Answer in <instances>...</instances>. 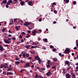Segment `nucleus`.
I'll use <instances>...</instances> for the list:
<instances>
[{
	"label": "nucleus",
	"mask_w": 78,
	"mask_h": 78,
	"mask_svg": "<svg viewBox=\"0 0 78 78\" xmlns=\"http://www.w3.org/2000/svg\"><path fill=\"white\" fill-rule=\"evenodd\" d=\"M70 52V50L68 48H66V50L64 51V53L65 54H67V53H69Z\"/></svg>",
	"instance_id": "nucleus-1"
},
{
	"label": "nucleus",
	"mask_w": 78,
	"mask_h": 78,
	"mask_svg": "<svg viewBox=\"0 0 78 78\" xmlns=\"http://www.w3.org/2000/svg\"><path fill=\"white\" fill-rule=\"evenodd\" d=\"M23 56L24 58H25V56L27 57V58L29 57V55L28 53H25L24 54H23Z\"/></svg>",
	"instance_id": "nucleus-2"
},
{
	"label": "nucleus",
	"mask_w": 78,
	"mask_h": 78,
	"mask_svg": "<svg viewBox=\"0 0 78 78\" xmlns=\"http://www.w3.org/2000/svg\"><path fill=\"white\" fill-rule=\"evenodd\" d=\"M65 64L66 65H67L68 66H70V62L68 61H65Z\"/></svg>",
	"instance_id": "nucleus-3"
},
{
	"label": "nucleus",
	"mask_w": 78,
	"mask_h": 78,
	"mask_svg": "<svg viewBox=\"0 0 78 78\" xmlns=\"http://www.w3.org/2000/svg\"><path fill=\"white\" fill-rule=\"evenodd\" d=\"M4 42H5V43L6 44H11V42L10 41H9L8 40H6V39H5L4 40Z\"/></svg>",
	"instance_id": "nucleus-4"
},
{
	"label": "nucleus",
	"mask_w": 78,
	"mask_h": 78,
	"mask_svg": "<svg viewBox=\"0 0 78 78\" xmlns=\"http://www.w3.org/2000/svg\"><path fill=\"white\" fill-rule=\"evenodd\" d=\"M26 67H30V63L27 62L25 64V66H24V68H25Z\"/></svg>",
	"instance_id": "nucleus-5"
},
{
	"label": "nucleus",
	"mask_w": 78,
	"mask_h": 78,
	"mask_svg": "<svg viewBox=\"0 0 78 78\" xmlns=\"http://www.w3.org/2000/svg\"><path fill=\"white\" fill-rule=\"evenodd\" d=\"M29 6H32L33 5V2H32V1H29L27 2Z\"/></svg>",
	"instance_id": "nucleus-6"
},
{
	"label": "nucleus",
	"mask_w": 78,
	"mask_h": 78,
	"mask_svg": "<svg viewBox=\"0 0 78 78\" xmlns=\"http://www.w3.org/2000/svg\"><path fill=\"white\" fill-rule=\"evenodd\" d=\"M66 78H71L70 75L69 73H67L66 75Z\"/></svg>",
	"instance_id": "nucleus-7"
},
{
	"label": "nucleus",
	"mask_w": 78,
	"mask_h": 78,
	"mask_svg": "<svg viewBox=\"0 0 78 78\" xmlns=\"http://www.w3.org/2000/svg\"><path fill=\"white\" fill-rule=\"evenodd\" d=\"M30 24V23L26 22L25 23H23V25H25V26H26V27H27V26H28Z\"/></svg>",
	"instance_id": "nucleus-8"
},
{
	"label": "nucleus",
	"mask_w": 78,
	"mask_h": 78,
	"mask_svg": "<svg viewBox=\"0 0 78 78\" xmlns=\"http://www.w3.org/2000/svg\"><path fill=\"white\" fill-rule=\"evenodd\" d=\"M20 26H16L15 27V29L16 30H17L18 31H19L20 30Z\"/></svg>",
	"instance_id": "nucleus-9"
},
{
	"label": "nucleus",
	"mask_w": 78,
	"mask_h": 78,
	"mask_svg": "<svg viewBox=\"0 0 78 78\" xmlns=\"http://www.w3.org/2000/svg\"><path fill=\"white\" fill-rule=\"evenodd\" d=\"M36 31L34 30H33L32 32V35L33 36H36Z\"/></svg>",
	"instance_id": "nucleus-10"
},
{
	"label": "nucleus",
	"mask_w": 78,
	"mask_h": 78,
	"mask_svg": "<svg viewBox=\"0 0 78 78\" xmlns=\"http://www.w3.org/2000/svg\"><path fill=\"white\" fill-rule=\"evenodd\" d=\"M13 75V73H11V72H7V74L6 75L8 76V75Z\"/></svg>",
	"instance_id": "nucleus-11"
},
{
	"label": "nucleus",
	"mask_w": 78,
	"mask_h": 78,
	"mask_svg": "<svg viewBox=\"0 0 78 78\" xmlns=\"http://www.w3.org/2000/svg\"><path fill=\"white\" fill-rule=\"evenodd\" d=\"M0 50L1 51H2L3 50V48L1 45H0Z\"/></svg>",
	"instance_id": "nucleus-12"
},
{
	"label": "nucleus",
	"mask_w": 78,
	"mask_h": 78,
	"mask_svg": "<svg viewBox=\"0 0 78 78\" xmlns=\"http://www.w3.org/2000/svg\"><path fill=\"white\" fill-rule=\"evenodd\" d=\"M30 45H26L25 46V48H26L27 49H29L30 48Z\"/></svg>",
	"instance_id": "nucleus-13"
},
{
	"label": "nucleus",
	"mask_w": 78,
	"mask_h": 78,
	"mask_svg": "<svg viewBox=\"0 0 78 78\" xmlns=\"http://www.w3.org/2000/svg\"><path fill=\"white\" fill-rule=\"evenodd\" d=\"M14 22H16V23H19L18 20H19L17 19H14Z\"/></svg>",
	"instance_id": "nucleus-14"
},
{
	"label": "nucleus",
	"mask_w": 78,
	"mask_h": 78,
	"mask_svg": "<svg viewBox=\"0 0 78 78\" xmlns=\"http://www.w3.org/2000/svg\"><path fill=\"white\" fill-rule=\"evenodd\" d=\"M53 61H54V62H57L58 61V59L56 58H52Z\"/></svg>",
	"instance_id": "nucleus-15"
},
{
	"label": "nucleus",
	"mask_w": 78,
	"mask_h": 78,
	"mask_svg": "<svg viewBox=\"0 0 78 78\" xmlns=\"http://www.w3.org/2000/svg\"><path fill=\"white\" fill-rule=\"evenodd\" d=\"M51 74V72H50V71H49L46 74L47 76H49Z\"/></svg>",
	"instance_id": "nucleus-16"
},
{
	"label": "nucleus",
	"mask_w": 78,
	"mask_h": 78,
	"mask_svg": "<svg viewBox=\"0 0 78 78\" xmlns=\"http://www.w3.org/2000/svg\"><path fill=\"white\" fill-rule=\"evenodd\" d=\"M20 4L21 6H23V5H24V4L25 3V2L23 1H22L20 2Z\"/></svg>",
	"instance_id": "nucleus-17"
},
{
	"label": "nucleus",
	"mask_w": 78,
	"mask_h": 78,
	"mask_svg": "<svg viewBox=\"0 0 78 78\" xmlns=\"http://www.w3.org/2000/svg\"><path fill=\"white\" fill-rule=\"evenodd\" d=\"M6 2H7L6 0H4L3 2L1 3V4H3V3H4L5 4V3H6Z\"/></svg>",
	"instance_id": "nucleus-18"
},
{
	"label": "nucleus",
	"mask_w": 78,
	"mask_h": 78,
	"mask_svg": "<svg viewBox=\"0 0 78 78\" xmlns=\"http://www.w3.org/2000/svg\"><path fill=\"white\" fill-rule=\"evenodd\" d=\"M11 69H12V67H11V68L10 67L9 68L7 69V71H11Z\"/></svg>",
	"instance_id": "nucleus-19"
},
{
	"label": "nucleus",
	"mask_w": 78,
	"mask_h": 78,
	"mask_svg": "<svg viewBox=\"0 0 78 78\" xmlns=\"http://www.w3.org/2000/svg\"><path fill=\"white\" fill-rule=\"evenodd\" d=\"M66 3H68L69 2V0H63Z\"/></svg>",
	"instance_id": "nucleus-20"
},
{
	"label": "nucleus",
	"mask_w": 78,
	"mask_h": 78,
	"mask_svg": "<svg viewBox=\"0 0 78 78\" xmlns=\"http://www.w3.org/2000/svg\"><path fill=\"white\" fill-rule=\"evenodd\" d=\"M16 65H19L20 64V62L19 61H16L15 63Z\"/></svg>",
	"instance_id": "nucleus-21"
},
{
	"label": "nucleus",
	"mask_w": 78,
	"mask_h": 78,
	"mask_svg": "<svg viewBox=\"0 0 78 78\" xmlns=\"http://www.w3.org/2000/svg\"><path fill=\"white\" fill-rule=\"evenodd\" d=\"M38 43H39V42H36L35 43H34V44L35 45H38Z\"/></svg>",
	"instance_id": "nucleus-22"
},
{
	"label": "nucleus",
	"mask_w": 78,
	"mask_h": 78,
	"mask_svg": "<svg viewBox=\"0 0 78 78\" xmlns=\"http://www.w3.org/2000/svg\"><path fill=\"white\" fill-rule=\"evenodd\" d=\"M46 67H47V68H50V64H48L46 66Z\"/></svg>",
	"instance_id": "nucleus-23"
},
{
	"label": "nucleus",
	"mask_w": 78,
	"mask_h": 78,
	"mask_svg": "<svg viewBox=\"0 0 78 78\" xmlns=\"http://www.w3.org/2000/svg\"><path fill=\"white\" fill-rule=\"evenodd\" d=\"M43 41H44L45 42H46L48 41V40L47 38H45L44 39H43Z\"/></svg>",
	"instance_id": "nucleus-24"
},
{
	"label": "nucleus",
	"mask_w": 78,
	"mask_h": 78,
	"mask_svg": "<svg viewBox=\"0 0 78 78\" xmlns=\"http://www.w3.org/2000/svg\"><path fill=\"white\" fill-rule=\"evenodd\" d=\"M38 76H38V74H37V73L36 75L35 76V78H38Z\"/></svg>",
	"instance_id": "nucleus-25"
},
{
	"label": "nucleus",
	"mask_w": 78,
	"mask_h": 78,
	"mask_svg": "<svg viewBox=\"0 0 78 78\" xmlns=\"http://www.w3.org/2000/svg\"><path fill=\"white\" fill-rule=\"evenodd\" d=\"M8 2H9L11 4V3H12V0H9L8 1Z\"/></svg>",
	"instance_id": "nucleus-26"
},
{
	"label": "nucleus",
	"mask_w": 78,
	"mask_h": 78,
	"mask_svg": "<svg viewBox=\"0 0 78 78\" xmlns=\"http://www.w3.org/2000/svg\"><path fill=\"white\" fill-rule=\"evenodd\" d=\"M37 48V46H32L31 47V48Z\"/></svg>",
	"instance_id": "nucleus-27"
},
{
	"label": "nucleus",
	"mask_w": 78,
	"mask_h": 78,
	"mask_svg": "<svg viewBox=\"0 0 78 78\" xmlns=\"http://www.w3.org/2000/svg\"><path fill=\"white\" fill-rule=\"evenodd\" d=\"M56 66H53L51 67V69H56Z\"/></svg>",
	"instance_id": "nucleus-28"
},
{
	"label": "nucleus",
	"mask_w": 78,
	"mask_h": 78,
	"mask_svg": "<svg viewBox=\"0 0 78 78\" xmlns=\"http://www.w3.org/2000/svg\"><path fill=\"white\" fill-rule=\"evenodd\" d=\"M5 30H6V28H4L2 30V32H4Z\"/></svg>",
	"instance_id": "nucleus-29"
},
{
	"label": "nucleus",
	"mask_w": 78,
	"mask_h": 78,
	"mask_svg": "<svg viewBox=\"0 0 78 78\" xmlns=\"http://www.w3.org/2000/svg\"><path fill=\"white\" fill-rule=\"evenodd\" d=\"M50 48H54V46L51 45H50Z\"/></svg>",
	"instance_id": "nucleus-30"
},
{
	"label": "nucleus",
	"mask_w": 78,
	"mask_h": 78,
	"mask_svg": "<svg viewBox=\"0 0 78 78\" xmlns=\"http://www.w3.org/2000/svg\"><path fill=\"white\" fill-rule=\"evenodd\" d=\"M72 76H73L74 77V78H75L76 76H75V74H74V73H73L72 74Z\"/></svg>",
	"instance_id": "nucleus-31"
},
{
	"label": "nucleus",
	"mask_w": 78,
	"mask_h": 78,
	"mask_svg": "<svg viewBox=\"0 0 78 78\" xmlns=\"http://www.w3.org/2000/svg\"><path fill=\"white\" fill-rule=\"evenodd\" d=\"M56 48H54L52 49V50L53 51H56Z\"/></svg>",
	"instance_id": "nucleus-32"
},
{
	"label": "nucleus",
	"mask_w": 78,
	"mask_h": 78,
	"mask_svg": "<svg viewBox=\"0 0 78 78\" xmlns=\"http://www.w3.org/2000/svg\"><path fill=\"white\" fill-rule=\"evenodd\" d=\"M73 5H75V4H76V2L74 1L73 2Z\"/></svg>",
	"instance_id": "nucleus-33"
},
{
	"label": "nucleus",
	"mask_w": 78,
	"mask_h": 78,
	"mask_svg": "<svg viewBox=\"0 0 78 78\" xmlns=\"http://www.w3.org/2000/svg\"><path fill=\"white\" fill-rule=\"evenodd\" d=\"M54 12V13H55V14H57V13H58V12H57L56 10H55Z\"/></svg>",
	"instance_id": "nucleus-34"
},
{
	"label": "nucleus",
	"mask_w": 78,
	"mask_h": 78,
	"mask_svg": "<svg viewBox=\"0 0 78 78\" xmlns=\"http://www.w3.org/2000/svg\"><path fill=\"white\" fill-rule=\"evenodd\" d=\"M9 45L8 44H5L4 45V47H8Z\"/></svg>",
	"instance_id": "nucleus-35"
},
{
	"label": "nucleus",
	"mask_w": 78,
	"mask_h": 78,
	"mask_svg": "<svg viewBox=\"0 0 78 78\" xmlns=\"http://www.w3.org/2000/svg\"><path fill=\"white\" fill-rule=\"evenodd\" d=\"M76 45L78 48V42H77V41H76Z\"/></svg>",
	"instance_id": "nucleus-36"
},
{
	"label": "nucleus",
	"mask_w": 78,
	"mask_h": 78,
	"mask_svg": "<svg viewBox=\"0 0 78 78\" xmlns=\"http://www.w3.org/2000/svg\"><path fill=\"white\" fill-rule=\"evenodd\" d=\"M38 57H39V56H36L34 58H35V59L37 60V58H38Z\"/></svg>",
	"instance_id": "nucleus-37"
},
{
	"label": "nucleus",
	"mask_w": 78,
	"mask_h": 78,
	"mask_svg": "<svg viewBox=\"0 0 78 78\" xmlns=\"http://www.w3.org/2000/svg\"><path fill=\"white\" fill-rule=\"evenodd\" d=\"M50 60H48L47 62V64H50Z\"/></svg>",
	"instance_id": "nucleus-38"
},
{
	"label": "nucleus",
	"mask_w": 78,
	"mask_h": 78,
	"mask_svg": "<svg viewBox=\"0 0 78 78\" xmlns=\"http://www.w3.org/2000/svg\"><path fill=\"white\" fill-rule=\"evenodd\" d=\"M52 5H56V3L55 2H53L52 3Z\"/></svg>",
	"instance_id": "nucleus-39"
},
{
	"label": "nucleus",
	"mask_w": 78,
	"mask_h": 78,
	"mask_svg": "<svg viewBox=\"0 0 78 78\" xmlns=\"http://www.w3.org/2000/svg\"><path fill=\"white\" fill-rule=\"evenodd\" d=\"M20 22L21 23H22L23 22V21L22 20H19L18 21V23H19Z\"/></svg>",
	"instance_id": "nucleus-40"
},
{
	"label": "nucleus",
	"mask_w": 78,
	"mask_h": 78,
	"mask_svg": "<svg viewBox=\"0 0 78 78\" xmlns=\"http://www.w3.org/2000/svg\"><path fill=\"white\" fill-rule=\"evenodd\" d=\"M7 5H11V4L9 2H8L7 3Z\"/></svg>",
	"instance_id": "nucleus-41"
},
{
	"label": "nucleus",
	"mask_w": 78,
	"mask_h": 78,
	"mask_svg": "<svg viewBox=\"0 0 78 78\" xmlns=\"http://www.w3.org/2000/svg\"><path fill=\"white\" fill-rule=\"evenodd\" d=\"M37 60V61H39L40 60H41V58H40L39 57H38Z\"/></svg>",
	"instance_id": "nucleus-42"
},
{
	"label": "nucleus",
	"mask_w": 78,
	"mask_h": 78,
	"mask_svg": "<svg viewBox=\"0 0 78 78\" xmlns=\"http://www.w3.org/2000/svg\"><path fill=\"white\" fill-rule=\"evenodd\" d=\"M19 38L20 39H22V35H20L19 36Z\"/></svg>",
	"instance_id": "nucleus-43"
},
{
	"label": "nucleus",
	"mask_w": 78,
	"mask_h": 78,
	"mask_svg": "<svg viewBox=\"0 0 78 78\" xmlns=\"http://www.w3.org/2000/svg\"><path fill=\"white\" fill-rule=\"evenodd\" d=\"M39 61L38 63L39 64H41V60H38V61Z\"/></svg>",
	"instance_id": "nucleus-44"
},
{
	"label": "nucleus",
	"mask_w": 78,
	"mask_h": 78,
	"mask_svg": "<svg viewBox=\"0 0 78 78\" xmlns=\"http://www.w3.org/2000/svg\"><path fill=\"white\" fill-rule=\"evenodd\" d=\"M12 39L13 41H15L16 40V38L12 37Z\"/></svg>",
	"instance_id": "nucleus-45"
},
{
	"label": "nucleus",
	"mask_w": 78,
	"mask_h": 78,
	"mask_svg": "<svg viewBox=\"0 0 78 78\" xmlns=\"http://www.w3.org/2000/svg\"><path fill=\"white\" fill-rule=\"evenodd\" d=\"M5 6L6 7V8H9V6H8V5H6Z\"/></svg>",
	"instance_id": "nucleus-46"
},
{
	"label": "nucleus",
	"mask_w": 78,
	"mask_h": 78,
	"mask_svg": "<svg viewBox=\"0 0 78 78\" xmlns=\"http://www.w3.org/2000/svg\"><path fill=\"white\" fill-rule=\"evenodd\" d=\"M28 59H29V60L31 59H32V57H29Z\"/></svg>",
	"instance_id": "nucleus-47"
},
{
	"label": "nucleus",
	"mask_w": 78,
	"mask_h": 78,
	"mask_svg": "<svg viewBox=\"0 0 78 78\" xmlns=\"http://www.w3.org/2000/svg\"><path fill=\"white\" fill-rule=\"evenodd\" d=\"M22 34L23 35H25V33L24 32H22Z\"/></svg>",
	"instance_id": "nucleus-48"
},
{
	"label": "nucleus",
	"mask_w": 78,
	"mask_h": 78,
	"mask_svg": "<svg viewBox=\"0 0 78 78\" xmlns=\"http://www.w3.org/2000/svg\"><path fill=\"white\" fill-rule=\"evenodd\" d=\"M42 48L44 49V50H46V48L45 47H42Z\"/></svg>",
	"instance_id": "nucleus-49"
},
{
	"label": "nucleus",
	"mask_w": 78,
	"mask_h": 78,
	"mask_svg": "<svg viewBox=\"0 0 78 78\" xmlns=\"http://www.w3.org/2000/svg\"><path fill=\"white\" fill-rule=\"evenodd\" d=\"M30 36H31L29 35V36H26V37L27 38H28V37H30Z\"/></svg>",
	"instance_id": "nucleus-50"
},
{
	"label": "nucleus",
	"mask_w": 78,
	"mask_h": 78,
	"mask_svg": "<svg viewBox=\"0 0 78 78\" xmlns=\"http://www.w3.org/2000/svg\"><path fill=\"white\" fill-rule=\"evenodd\" d=\"M73 49H74V50H76V49H77V47H75L73 48Z\"/></svg>",
	"instance_id": "nucleus-51"
},
{
	"label": "nucleus",
	"mask_w": 78,
	"mask_h": 78,
	"mask_svg": "<svg viewBox=\"0 0 78 78\" xmlns=\"http://www.w3.org/2000/svg\"><path fill=\"white\" fill-rule=\"evenodd\" d=\"M23 42H24V40H23V39H22L21 40V42L23 43Z\"/></svg>",
	"instance_id": "nucleus-52"
},
{
	"label": "nucleus",
	"mask_w": 78,
	"mask_h": 78,
	"mask_svg": "<svg viewBox=\"0 0 78 78\" xmlns=\"http://www.w3.org/2000/svg\"><path fill=\"white\" fill-rule=\"evenodd\" d=\"M39 22H41L42 21V19L41 18H40L39 20Z\"/></svg>",
	"instance_id": "nucleus-53"
},
{
	"label": "nucleus",
	"mask_w": 78,
	"mask_h": 78,
	"mask_svg": "<svg viewBox=\"0 0 78 78\" xmlns=\"http://www.w3.org/2000/svg\"><path fill=\"white\" fill-rule=\"evenodd\" d=\"M58 55L60 56H61V55H62V54H61V53H59L58 54Z\"/></svg>",
	"instance_id": "nucleus-54"
},
{
	"label": "nucleus",
	"mask_w": 78,
	"mask_h": 78,
	"mask_svg": "<svg viewBox=\"0 0 78 78\" xmlns=\"http://www.w3.org/2000/svg\"><path fill=\"white\" fill-rule=\"evenodd\" d=\"M45 70V68H42V70Z\"/></svg>",
	"instance_id": "nucleus-55"
},
{
	"label": "nucleus",
	"mask_w": 78,
	"mask_h": 78,
	"mask_svg": "<svg viewBox=\"0 0 78 78\" xmlns=\"http://www.w3.org/2000/svg\"><path fill=\"white\" fill-rule=\"evenodd\" d=\"M39 32H40V33H41V32H42V30H39Z\"/></svg>",
	"instance_id": "nucleus-56"
},
{
	"label": "nucleus",
	"mask_w": 78,
	"mask_h": 78,
	"mask_svg": "<svg viewBox=\"0 0 78 78\" xmlns=\"http://www.w3.org/2000/svg\"><path fill=\"white\" fill-rule=\"evenodd\" d=\"M31 33V30H28V33L30 34Z\"/></svg>",
	"instance_id": "nucleus-57"
},
{
	"label": "nucleus",
	"mask_w": 78,
	"mask_h": 78,
	"mask_svg": "<svg viewBox=\"0 0 78 78\" xmlns=\"http://www.w3.org/2000/svg\"><path fill=\"white\" fill-rule=\"evenodd\" d=\"M3 56L4 57H6V55L5 54V55H3Z\"/></svg>",
	"instance_id": "nucleus-58"
},
{
	"label": "nucleus",
	"mask_w": 78,
	"mask_h": 78,
	"mask_svg": "<svg viewBox=\"0 0 78 78\" xmlns=\"http://www.w3.org/2000/svg\"><path fill=\"white\" fill-rule=\"evenodd\" d=\"M7 67V66H6L5 65H4V68H5V69H6V68Z\"/></svg>",
	"instance_id": "nucleus-59"
},
{
	"label": "nucleus",
	"mask_w": 78,
	"mask_h": 78,
	"mask_svg": "<svg viewBox=\"0 0 78 78\" xmlns=\"http://www.w3.org/2000/svg\"><path fill=\"white\" fill-rule=\"evenodd\" d=\"M16 60L18 61V60H19V58L17 57H16Z\"/></svg>",
	"instance_id": "nucleus-60"
},
{
	"label": "nucleus",
	"mask_w": 78,
	"mask_h": 78,
	"mask_svg": "<svg viewBox=\"0 0 78 78\" xmlns=\"http://www.w3.org/2000/svg\"><path fill=\"white\" fill-rule=\"evenodd\" d=\"M1 66H2V68L4 67H5V64L2 65Z\"/></svg>",
	"instance_id": "nucleus-61"
},
{
	"label": "nucleus",
	"mask_w": 78,
	"mask_h": 78,
	"mask_svg": "<svg viewBox=\"0 0 78 78\" xmlns=\"http://www.w3.org/2000/svg\"><path fill=\"white\" fill-rule=\"evenodd\" d=\"M5 65H6V66H8V63H5Z\"/></svg>",
	"instance_id": "nucleus-62"
},
{
	"label": "nucleus",
	"mask_w": 78,
	"mask_h": 78,
	"mask_svg": "<svg viewBox=\"0 0 78 78\" xmlns=\"http://www.w3.org/2000/svg\"><path fill=\"white\" fill-rule=\"evenodd\" d=\"M41 39L40 38H38V41H40V40H41Z\"/></svg>",
	"instance_id": "nucleus-63"
},
{
	"label": "nucleus",
	"mask_w": 78,
	"mask_h": 78,
	"mask_svg": "<svg viewBox=\"0 0 78 78\" xmlns=\"http://www.w3.org/2000/svg\"><path fill=\"white\" fill-rule=\"evenodd\" d=\"M9 37H11L12 36V35L11 34H9L8 35Z\"/></svg>",
	"instance_id": "nucleus-64"
}]
</instances>
